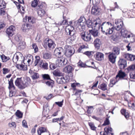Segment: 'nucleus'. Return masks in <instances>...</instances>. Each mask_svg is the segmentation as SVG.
Returning a JSON list of instances; mask_svg holds the SVG:
<instances>
[{
	"instance_id": "nucleus-40",
	"label": "nucleus",
	"mask_w": 135,
	"mask_h": 135,
	"mask_svg": "<svg viewBox=\"0 0 135 135\" xmlns=\"http://www.w3.org/2000/svg\"><path fill=\"white\" fill-rule=\"evenodd\" d=\"M27 59H28L27 62L29 63L30 62H33V58L32 56L31 55L28 56L27 57Z\"/></svg>"
},
{
	"instance_id": "nucleus-42",
	"label": "nucleus",
	"mask_w": 135,
	"mask_h": 135,
	"mask_svg": "<svg viewBox=\"0 0 135 135\" xmlns=\"http://www.w3.org/2000/svg\"><path fill=\"white\" fill-rule=\"evenodd\" d=\"M33 75H32V79L34 80L38 78L39 77V74L37 73L33 72Z\"/></svg>"
},
{
	"instance_id": "nucleus-51",
	"label": "nucleus",
	"mask_w": 135,
	"mask_h": 135,
	"mask_svg": "<svg viewBox=\"0 0 135 135\" xmlns=\"http://www.w3.org/2000/svg\"><path fill=\"white\" fill-rule=\"evenodd\" d=\"M38 4V2L37 0H34L33 1L31 4V6L33 7H36Z\"/></svg>"
},
{
	"instance_id": "nucleus-24",
	"label": "nucleus",
	"mask_w": 135,
	"mask_h": 135,
	"mask_svg": "<svg viewBox=\"0 0 135 135\" xmlns=\"http://www.w3.org/2000/svg\"><path fill=\"white\" fill-rule=\"evenodd\" d=\"M94 44L95 48L98 49H99L101 44L100 40L98 38H96L94 42Z\"/></svg>"
},
{
	"instance_id": "nucleus-49",
	"label": "nucleus",
	"mask_w": 135,
	"mask_h": 135,
	"mask_svg": "<svg viewBox=\"0 0 135 135\" xmlns=\"http://www.w3.org/2000/svg\"><path fill=\"white\" fill-rule=\"evenodd\" d=\"M42 77L43 79L44 80H49L50 79L49 75L48 74H45L42 75Z\"/></svg>"
},
{
	"instance_id": "nucleus-56",
	"label": "nucleus",
	"mask_w": 135,
	"mask_h": 135,
	"mask_svg": "<svg viewBox=\"0 0 135 135\" xmlns=\"http://www.w3.org/2000/svg\"><path fill=\"white\" fill-rule=\"evenodd\" d=\"M8 126L10 127H13L16 128V123L14 122H12L11 123H9L8 124Z\"/></svg>"
},
{
	"instance_id": "nucleus-18",
	"label": "nucleus",
	"mask_w": 135,
	"mask_h": 135,
	"mask_svg": "<svg viewBox=\"0 0 135 135\" xmlns=\"http://www.w3.org/2000/svg\"><path fill=\"white\" fill-rule=\"evenodd\" d=\"M81 36L82 39L85 41H90L91 39V35L89 32L88 33H87V34H86L85 33L81 35Z\"/></svg>"
},
{
	"instance_id": "nucleus-25",
	"label": "nucleus",
	"mask_w": 135,
	"mask_h": 135,
	"mask_svg": "<svg viewBox=\"0 0 135 135\" xmlns=\"http://www.w3.org/2000/svg\"><path fill=\"white\" fill-rule=\"evenodd\" d=\"M53 74L55 76H62L63 74L58 69H56L53 72Z\"/></svg>"
},
{
	"instance_id": "nucleus-28",
	"label": "nucleus",
	"mask_w": 135,
	"mask_h": 135,
	"mask_svg": "<svg viewBox=\"0 0 135 135\" xmlns=\"http://www.w3.org/2000/svg\"><path fill=\"white\" fill-rule=\"evenodd\" d=\"M94 21L92 22L90 19H88L86 22V24L88 27L93 28V25Z\"/></svg>"
},
{
	"instance_id": "nucleus-22",
	"label": "nucleus",
	"mask_w": 135,
	"mask_h": 135,
	"mask_svg": "<svg viewBox=\"0 0 135 135\" xmlns=\"http://www.w3.org/2000/svg\"><path fill=\"white\" fill-rule=\"evenodd\" d=\"M16 66L18 69L20 70H27V66L23 64H16Z\"/></svg>"
},
{
	"instance_id": "nucleus-17",
	"label": "nucleus",
	"mask_w": 135,
	"mask_h": 135,
	"mask_svg": "<svg viewBox=\"0 0 135 135\" xmlns=\"http://www.w3.org/2000/svg\"><path fill=\"white\" fill-rule=\"evenodd\" d=\"M74 28L71 25H68L66 27V31L68 34L71 35V34H74Z\"/></svg>"
},
{
	"instance_id": "nucleus-34",
	"label": "nucleus",
	"mask_w": 135,
	"mask_h": 135,
	"mask_svg": "<svg viewBox=\"0 0 135 135\" xmlns=\"http://www.w3.org/2000/svg\"><path fill=\"white\" fill-rule=\"evenodd\" d=\"M77 25L80 27H83L85 25V23L83 22L81 19H79L77 22Z\"/></svg>"
},
{
	"instance_id": "nucleus-31",
	"label": "nucleus",
	"mask_w": 135,
	"mask_h": 135,
	"mask_svg": "<svg viewBox=\"0 0 135 135\" xmlns=\"http://www.w3.org/2000/svg\"><path fill=\"white\" fill-rule=\"evenodd\" d=\"M51 55L50 52L44 53L43 55V57L44 59H50L51 58Z\"/></svg>"
},
{
	"instance_id": "nucleus-35",
	"label": "nucleus",
	"mask_w": 135,
	"mask_h": 135,
	"mask_svg": "<svg viewBox=\"0 0 135 135\" xmlns=\"http://www.w3.org/2000/svg\"><path fill=\"white\" fill-rule=\"evenodd\" d=\"M49 80H50L49 81H47L46 82V84L48 86H51L52 88L53 86V84L54 83V81L51 79Z\"/></svg>"
},
{
	"instance_id": "nucleus-26",
	"label": "nucleus",
	"mask_w": 135,
	"mask_h": 135,
	"mask_svg": "<svg viewBox=\"0 0 135 135\" xmlns=\"http://www.w3.org/2000/svg\"><path fill=\"white\" fill-rule=\"evenodd\" d=\"M46 129L44 127H40L39 128L37 131L38 134V135H41L42 133H43L46 132Z\"/></svg>"
},
{
	"instance_id": "nucleus-53",
	"label": "nucleus",
	"mask_w": 135,
	"mask_h": 135,
	"mask_svg": "<svg viewBox=\"0 0 135 135\" xmlns=\"http://www.w3.org/2000/svg\"><path fill=\"white\" fill-rule=\"evenodd\" d=\"M3 74H4L9 73L10 71L9 69L6 68H3Z\"/></svg>"
},
{
	"instance_id": "nucleus-39",
	"label": "nucleus",
	"mask_w": 135,
	"mask_h": 135,
	"mask_svg": "<svg viewBox=\"0 0 135 135\" xmlns=\"http://www.w3.org/2000/svg\"><path fill=\"white\" fill-rule=\"evenodd\" d=\"M127 69L128 72L132 70H135V65L130 66L128 67Z\"/></svg>"
},
{
	"instance_id": "nucleus-20",
	"label": "nucleus",
	"mask_w": 135,
	"mask_h": 135,
	"mask_svg": "<svg viewBox=\"0 0 135 135\" xmlns=\"http://www.w3.org/2000/svg\"><path fill=\"white\" fill-rule=\"evenodd\" d=\"M90 34L92 35L94 37H97L98 36V30L92 29L89 30Z\"/></svg>"
},
{
	"instance_id": "nucleus-62",
	"label": "nucleus",
	"mask_w": 135,
	"mask_h": 135,
	"mask_svg": "<svg viewBox=\"0 0 135 135\" xmlns=\"http://www.w3.org/2000/svg\"><path fill=\"white\" fill-rule=\"evenodd\" d=\"M62 79L61 77L57 78L56 79V81L57 83L58 84H63L62 81Z\"/></svg>"
},
{
	"instance_id": "nucleus-37",
	"label": "nucleus",
	"mask_w": 135,
	"mask_h": 135,
	"mask_svg": "<svg viewBox=\"0 0 135 135\" xmlns=\"http://www.w3.org/2000/svg\"><path fill=\"white\" fill-rule=\"evenodd\" d=\"M88 109L87 110V112L88 113L90 114L93 112L94 110V107L93 106H88Z\"/></svg>"
},
{
	"instance_id": "nucleus-11",
	"label": "nucleus",
	"mask_w": 135,
	"mask_h": 135,
	"mask_svg": "<svg viewBox=\"0 0 135 135\" xmlns=\"http://www.w3.org/2000/svg\"><path fill=\"white\" fill-rule=\"evenodd\" d=\"M94 56L95 59L98 61H102L104 59V54L100 52H97L94 54Z\"/></svg>"
},
{
	"instance_id": "nucleus-59",
	"label": "nucleus",
	"mask_w": 135,
	"mask_h": 135,
	"mask_svg": "<svg viewBox=\"0 0 135 135\" xmlns=\"http://www.w3.org/2000/svg\"><path fill=\"white\" fill-rule=\"evenodd\" d=\"M110 123L108 119L106 118V120L104 121V123L103 124V126H106L109 124Z\"/></svg>"
},
{
	"instance_id": "nucleus-52",
	"label": "nucleus",
	"mask_w": 135,
	"mask_h": 135,
	"mask_svg": "<svg viewBox=\"0 0 135 135\" xmlns=\"http://www.w3.org/2000/svg\"><path fill=\"white\" fill-rule=\"evenodd\" d=\"M9 86L8 88L10 90L11 89H12L13 90H15V88L14 85H13V83H8Z\"/></svg>"
},
{
	"instance_id": "nucleus-16",
	"label": "nucleus",
	"mask_w": 135,
	"mask_h": 135,
	"mask_svg": "<svg viewBox=\"0 0 135 135\" xmlns=\"http://www.w3.org/2000/svg\"><path fill=\"white\" fill-rule=\"evenodd\" d=\"M24 22H28L32 23L35 22L36 19L33 17L31 16H25L23 19Z\"/></svg>"
},
{
	"instance_id": "nucleus-23",
	"label": "nucleus",
	"mask_w": 135,
	"mask_h": 135,
	"mask_svg": "<svg viewBox=\"0 0 135 135\" xmlns=\"http://www.w3.org/2000/svg\"><path fill=\"white\" fill-rule=\"evenodd\" d=\"M113 52L112 53H114V54L116 56L119 54L120 52V49L119 48L117 47H114L113 49Z\"/></svg>"
},
{
	"instance_id": "nucleus-57",
	"label": "nucleus",
	"mask_w": 135,
	"mask_h": 135,
	"mask_svg": "<svg viewBox=\"0 0 135 135\" xmlns=\"http://www.w3.org/2000/svg\"><path fill=\"white\" fill-rule=\"evenodd\" d=\"M70 35L71 37L69 39L72 41L74 40L76 37V36L74 35V32L73 34H71Z\"/></svg>"
},
{
	"instance_id": "nucleus-36",
	"label": "nucleus",
	"mask_w": 135,
	"mask_h": 135,
	"mask_svg": "<svg viewBox=\"0 0 135 135\" xmlns=\"http://www.w3.org/2000/svg\"><path fill=\"white\" fill-rule=\"evenodd\" d=\"M22 78H17L15 81V85L17 86H18L19 85H20V83H21L22 80H21Z\"/></svg>"
},
{
	"instance_id": "nucleus-19",
	"label": "nucleus",
	"mask_w": 135,
	"mask_h": 135,
	"mask_svg": "<svg viewBox=\"0 0 135 135\" xmlns=\"http://www.w3.org/2000/svg\"><path fill=\"white\" fill-rule=\"evenodd\" d=\"M126 75L125 73L123 72L121 70L119 71L117 75L116 76V79L118 77L120 79H124V78L126 76Z\"/></svg>"
},
{
	"instance_id": "nucleus-10",
	"label": "nucleus",
	"mask_w": 135,
	"mask_h": 135,
	"mask_svg": "<svg viewBox=\"0 0 135 135\" xmlns=\"http://www.w3.org/2000/svg\"><path fill=\"white\" fill-rule=\"evenodd\" d=\"M105 54H109L108 56L109 61L112 64L114 63L115 61V60L117 58V56L114 54V53L109 52Z\"/></svg>"
},
{
	"instance_id": "nucleus-4",
	"label": "nucleus",
	"mask_w": 135,
	"mask_h": 135,
	"mask_svg": "<svg viewBox=\"0 0 135 135\" xmlns=\"http://www.w3.org/2000/svg\"><path fill=\"white\" fill-rule=\"evenodd\" d=\"M15 30V27L13 25H11L6 29V32L9 37L12 36L14 34Z\"/></svg>"
},
{
	"instance_id": "nucleus-9",
	"label": "nucleus",
	"mask_w": 135,
	"mask_h": 135,
	"mask_svg": "<svg viewBox=\"0 0 135 135\" xmlns=\"http://www.w3.org/2000/svg\"><path fill=\"white\" fill-rule=\"evenodd\" d=\"M101 21L99 19H97L94 21L93 25V28L97 30L101 27Z\"/></svg>"
},
{
	"instance_id": "nucleus-50",
	"label": "nucleus",
	"mask_w": 135,
	"mask_h": 135,
	"mask_svg": "<svg viewBox=\"0 0 135 135\" xmlns=\"http://www.w3.org/2000/svg\"><path fill=\"white\" fill-rule=\"evenodd\" d=\"M121 22H123L122 20L121 19H116L115 20V23L116 25H119Z\"/></svg>"
},
{
	"instance_id": "nucleus-3",
	"label": "nucleus",
	"mask_w": 135,
	"mask_h": 135,
	"mask_svg": "<svg viewBox=\"0 0 135 135\" xmlns=\"http://www.w3.org/2000/svg\"><path fill=\"white\" fill-rule=\"evenodd\" d=\"M75 50L74 48L70 46L66 47L65 55L67 57H69L71 56L74 53Z\"/></svg>"
},
{
	"instance_id": "nucleus-29",
	"label": "nucleus",
	"mask_w": 135,
	"mask_h": 135,
	"mask_svg": "<svg viewBox=\"0 0 135 135\" xmlns=\"http://www.w3.org/2000/svg\"><path fill=\"white\" fill-rule=\"evenodd\" d=\"M98 88L103 91H105L107 89V85L104 83L98 86Z\"/></svg>"
},
{
	"instance_id": "nucleus-61",
	"label": "nucleus",
	"mask_w": 135,
	"mask_h": 135,
	"mask_svg": "<svg viewBox=\"0 0 135 135\" xmlns=\"http://www.w3.org/2000/svg\"><path fill=\"white\" fill-rule=\"evenodd\" d=\"M85 48V45H83L81 46L79 49L78 51L79 52H82V50Z\"/></svg>"
},
{
	"instance_id": "nucleus-30",
	"label": "nucleus",
	"mask_w": 135,
	"mask_h": 135,
	"mask_svg": "<svg viewBox=\"0 0 135 135\" xmlns=\"http://www.w3.org/2000/svg\"><path fill=\"white\" fill-rule=\"evenodd\" d=\"M116 79V78H112L110 80L109 85L111 87H112L114 85H115L118 81V80H117Z\"/></svg>"
},
{
	"instance_id": "nucleus-12",
	"label": "nucleus",
	"mask_w": 135,
	"mask_h": 135,
	"mask_svg": "<svg viewBox=\"0 0 135 135\" xmlns=\"http://www.w3.org/2000/svg\"><path fill=\"white\" fill-rule=\"evenodd\" d=\"M101 9L97 6H93L91 9V13L95 15H99L100 13Z\"/></svg>"
},
{
	"instance_id": "nucleus-44",
	"label": "nucleus",
	"mask_w": 135,
	"mask_h": 135,
	"mask_svg": "<svg viewBox=\"0 0 135 135\" xmlns=\"http://www.w3.org/2000/svg\"><path fill=\"white\" fill-rule=\"evenodd\" d=\"M16 115L19 118L22 117V114L19 110H17V111L16 113Z\"/></svg>"
},
{
	"instance_id": "nucleus-60",
	"label": "nucleus",
	"mask_w": 135,
	"mask_h": 135,
	"mask_svg": "<svg viewBox=\"0 0 135 135\" xmlns=\"http://www.w3.org/2000/svg\"><path fill=\"white\" fill-rule=\"evenodd\" d=\"M48 64L46 63H43V64L42 65V67L44 68V69H47Z\"/></svg>"
},
{
	"instance_id": "nucleus-27",
	"label": "nucleus",
	"mask_w": 135,
	"mask_h": 135,
	"mask_svg": "<svg viewBox=\"0 0 135 135\" xmlns=\"http://www.w3.org/2000/svg\"><path fill=\"white\" fill-rule=\"evenodd\" d=\"M129 32L126 30L124 29H122L120 31V36H122L124 37H126L128 34Z\"/></svg>"
},
{
	"instance_id": "nucleus-48",
	"label": "nucleus",
	"mask_w": 135,
	"mask_h": 135,
	"mask_svg": "<svg viewBox=\"0 0 135 135\" xmlns=\"http://www.w3.org/2000/svg\"><path fill=\"white\" fill-rule=\"evenodd\" d=\"M36 60H35V66L40 61V58L39 56H36L35 57Z\"/></svg>"
},
{
	"instance_id": "nucleus-54",
	"label": "nucleus",
	"mask_w": 135,
	"mask_h": 135,
	"mask_svg": "<svg viewBox=\"0 0 135 135\" xmlns=\"http://www.w3.org/2000/svg\"><path fill=\"white\" fill-rule=\"evenodd\" d=\"M92 53H93V52L92 51H86L85 52L84 54L88 56H89L92 55Z\"/></svg>"
},
{
	"instance_id": "nucleus-1",
	"label": "nucleus",
	"mask_w": 135,
	"mask_h": 135,
	"mask_svg": "<svg viewBox=\"0 0 135 135\" xmlns=\"http://www.w3.org/2000/svg\"><path fill=\"white\" fill-rule=\"evenodd\" d=\"M101 31L102 33L106 35L112 34L114 30V27L110 22H105L101 24Z\"/></svg>"
},
{
	"instance_id": "nucleus-45",
	"label": "nucleus",
	"mask_w": 135,
	"mask_h": 135,
	"mask_svg": "<svg viewBox=\"0 0 135 135\" xmlns=\"http://www.w3.org/2000/svg\"><path fill=\"white\" fill-rule=\"evenodd\" d=\"M134 35L132 33H129L128 34L127 36H126V38H133V40L132 41V42H134L135 41V39L134 38Z\"/></svg>"
},
{
	"instance_id": "nucleus-63",
	"label": "nucleus",
	"mask_w": 135,
	"mask_h": 135,
	"mask_svg": "<svg viewBox=\"0 0 135 135\" xmlns=\"http://www.w3.org/2000/svg\"><path fill=\"white\" fill-rule=\"evenodd\" d=\"M63 100L60 102H55V103L56 104L58 105L59 107H61L63 104Z\"/></svg>"
},
{
	"instance_id": "nucleus-2",
	"label": "nucleus",
	"mask_w": 135,
	"mask_h": 135,
	"mask_svg": "<svg viewBox=\"0 0 135 135\" xmlns=\"http://www.w3.org/2000/svg\"><path fill=\"white\" fill-rule=\"evenodd\" d=\"M30 82V79L29 78H27L22 80L21 83H20V85L18 87L20 89H23L28 86Z\"/></svg>"
},
{
	"instance_id": "nucleus-7",
	"label": "nucleus",
	"mask_w": 135,
	"mask_h": 135,
	"mask_svg": "<svg viewBox=\"0 0 135 135\" xmlns=\"http://www.w3.org/2000/svg\"><path fill=\"white\" fill-rule=\"evenodd\" d=\"M67 62V61L66 59L63 58H59L56 61V66L60 67L64 65H66Z\"/></svg>"
},
{
	"instance_id": "nucleus-13",
	"label": "nucleus",
	"mask_w": 135,
	"mask_h": 135,
	"mask_svg": "<svg viewBox=\"0 0 135 135\" xmlns=\"http://www.w3.org/2000/svg\"><path fill=\"white\" fill-rule=\"evenodd\" d=\"M22 55L20 52H18L16 53L14 55L12 59L13 62L15 63H16L17 61L18 60L20 61H21V58L22 59Z\"/></svg>"
},
{
	"instance_id": "nucleus-47",
	"label": "nucleus",
	"mask_w": 135,
	"mask_h": 135,
	"mask_svg": "<svg viewBox=\"0 0 135 135\" xmlns=\"http://www.w3.org/2000/svg\"><path fill=\"white\" fill-rule=\"evenodd\" d=\"M26 23L22 25L21 28L23 31L26 32L28 31Z\"/></svg>"
},
{
	"instance_id": "nucleus-41",
	"label": "nucleus",
	"mask_w": 135,
	"mask_h": 135,
	"mask_svg": "<svg viewBox=\"0 0 135 135\" xmlns=\"http://www.w3.org/2000/svg\"><path fill=\"white\" fill-rule=\"evenodd\" d=\"M128 106L131 107L132 109L135 110V102H131L128 103Z\"/></svg>"
},
{
	"instance_id": "nucleus-33",
	"label": "nucleus",
	"mask_w": 135,
	"mask_h": 135,
	"mask_svg": "<svg viewBox=\"0 0 135 135\" xmlns=\"http://www.w3.org/2000/svg\"><path fill=\"white\" fill-rule=\"evenodd\" d=\"M6 3L3 0H0V8L4 9L6 7Z\"/></svg>"
},
{
	"instance_id": "nucleus-58",
	"label": "nucleus",
	"mask_w": 135,
	"mask_h": 135,
	"mask_svg": "<svg viewBox=\"0 0 135 135\" xmlns=\"http://www.w3.org/2000/svg\"><path fill=\"white\" fill-rule=\"evenodd\" d=\"M129 75L131 78L135 79V73L132 72L130 73Z\"/></svg>"
},
{
	"instance_id": "nucleus-14",
	"label": "nucleus",
	"mask_w": 135,
	"mask_h": 135,
	"mask_svg": "<svg viewBox=\"0 0 135 135\" xmlns=\"http://www.w3.org/2000/svg\"><path fill=\"white\" fill-rule=\"evenodd\" d=\"M118 64L121 69H124L127 66L126 61L123 59H119Z\"/></svg>"
},
{
	"instance_id": "nucleus-43",
	"label": "nucleus",
	"mask_w": 135,
	"mask_h": 135,
	"mask_svg": "<svg viewBox=\"0 0 135 135\" xmlns=\"http://www.w3.org/2000/svg\"><path fill=\"white\" fill-rule=\"evenodd\" d=\"M88 124L92 130L94 131L96 129V127L95 126L93 122H89Z\"/></svg>"
},
{
	"instance_id": "nucleus-64",
	"label": "nucleus",
	"mask_w": 135,
	"mask_h": 135,
	"mask_svg": "<svg viewBox=\"0 0 135 135\" xmlns=\"http://www.w3.org/2000/svg\"><path fill=\"white\" fill-rule=\"evenodd\" d=\"M4 9L0 8V15L3 16L5 14V11Z\"/></svg>"
},
{
	"instance_id": "nucleus-15",
	"label": "nucleus",
	"mask_w": 135,
	"mask_h": 135,
	"mask_svg": "<svg viewBox=\"0 0 135 135\" xmlns=\"http://www.w3.org/2000/svg\"><path fill=\"white\" fill-rule=\"evenodd\" d=\"M42 6H38L37 7V12L38 16L42 17L44 16L46 14L44 10L42 8Z\"/></svg>"
},
{
	"instance_id": "nucleus-38",
	"label": "nucleus",
	"mask_w": 135,
	"mask_h": 135,
	"mask_svg": "<svg viewBox=\"0 0 135 135\" xmlns=\"http://www.w3.org/2000/svg\"><path fill=\"white\" fill-rule=\"evenodd\" d=\"M123 25V23L121 22L120 24H119V25H116L114 27V28L117 31H119L122 28Z\"/></svg>"
},
{
	"instance_id": "nucleus-5",
	"label": "nucleus",
	"mask_w": 135,
	"mask_h": 135,
	"mask_svg": "<svg viewBox=\"0 0 135 135\" xmlns=\"http://www.w3.org/2000/svg\"><path fill=\"white\" fill-rule=\"evenodd\" d=\"M104 132H101L100 135H114L112 129L110 127H107L104 128Z\"/></svg>"
},
{
	"instance_id": "nucleus-55",
	"label": "nucleus",
	"mask_w": 135,
	"mask_h": 135,
	"mask_svg": "<svg viewBox=\"0 0 135 135\" xmlns=\"http://www.w3.org/2000/svg\"><path fill=\"white\" fill-rule=\"evenodd\" d=\"M1 58L2 59L3 62H6L7 61V57L5 56L4 55L1 56Z\"/></svg>"
},
{
	"instance_id": "nucleus-32",
	"label": "nucleus",
	"mask_w": 135,
	"mask_h": 135,
	"mask_svg": "<svg viewBox=\"0 0 135 135\" xmlns=\"http://www.w3.org/2000/svg\"><path fill=\"white\" fill-rule=\"evenodd\" d=\"M32 49L34 50L35 53H36L38 52V49L36 44H33L32 45Z\"/></svg>"
},
{
	"instance_id": "nucleus-8",
	"label": "nucleus",
	"mask_w": 135,
	"mask_h": 135,
	"mask_svg": "<svg viewBox=\"0 0 135 135\" xmlns=\"http://www.w3.org/2000/svg\"><path fill=\"white\" fill-rule=\"evenodd\" d=\"M44 45H47L49 48L51 49H54L56 45L54 42L51 39H48L44 41Z\"/></svg>"
},
{
	"instance_id": "nucleus-6",
	"label": "nucleus",
	"mask_w": 135,
	"mask_h": 135,
	"mask_svg": "<svg viewBox=\"0 0 135 135\" xmlns=\"http://www.w3.org/2000/svg\"><path fill=\"white\" fill-rule=\"evenodd\" d=\"M64 54V50L61 47H59L55 49L54 52V55L56 57L60 58Z\"/></svg>"
},
{
	"instance_id": "nucleus-21",
	"label": "nucleus",
	"mask_w": 135,
	"mask_h": 135,
	"mask_svg": "<svg viewBox=\"0 0 135 135\" xmlns=\"http://www.w3.org/2000/svg\"><path fill=\"white\" fill-rule=\"evenodd\" d=\"M64 70L65 73H71L73 69L71 66L68 65L64 68Z\"/></svg>"
},
{
	"instance_id": "nucleus-46",
	"label": "nucleus",
	"mask_w": 135,
	"mask_h": 135,
	"mask_svg": "<svg viewBox=\"0 0 135 135\" xmlns=\"http://www.w3.org/2000/svg\"><path fill=\"white\" fill-rule=\"evenodd\" d=\"M131 54H126L123 55V57L126 59L130 61Z\"/></svg>"
}]
</instances>
